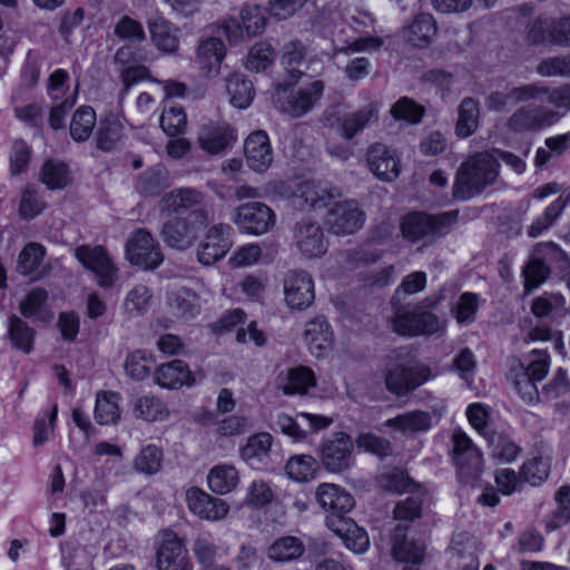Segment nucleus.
<instances>
[{"label": "nucleus", "mask_w": 570, "mask_h": 570, "mask_svg": "<svg viewBox=\"0 0 570 570\" xmlns=\"http://www.w3.org/2000/svg\"><path fill=\"white\" fill-rule=\"evenodd\" d=\"M301 197L315 209L326 208L324 224L337 236L352 235L363 228L366 214L355 199L344 198L340 188L326 183L305 181Z\"/></svg>", "instance_id": "f257e3e1"}, {"label": "nucleus", "mask_w": 570, "mask_h": 570, "mask_svg": "<svg viewBox=\"0 0 570 570\" xmlns=\"http://www.w3.org/2000/svg\"><path fill=\"white\" fill-rule=\"evenodd\" d=\"M498 159L490 153H478L459 168L453 186L456 199H470L493 184L498 176Z\"/></svg>", "instance_id": "f03ea898"}, {"label": "nucleus", "mask_w": 570, "mask_h": 570, "mask_svg": "<svg viewBox=\"0 0 570 570\" xmlns=\"http://www.w3.org/2000/svg\"><path fill=\"white\" fill-rule=\"evenodd\" d=\"M160 212L167 215H183L188 213L189 219L199 226H207L213 219L212 206L206 194L196 188H176L166 193L159 203Z\"/></svg>", "instance_id": "7ed1b4c3"}, {"label": "nucleus", "mask_w": 570, "mask_h": 570, "mask_svg": "<svg viewBox=\"0 0 570 570\" xmlns=\"http://www.w3.org/2000/svg\"><path fill=\"white\" fill-rule=\"evenodd\" d=\"M452 441V458L459 482L465 487H480L484 471L481 451L465 433H454Z\"/></svg>", "instance_id": "20e7f679"}, {"label": "nucleus", "mask_w": 570, "mask_h": 570, "mask_svg": "<svg viewBox=\"0 0 570 570\" xmlns=\"http://www.w3.org/2000/svg\"><path fill=\"white\" fill-rule=\"evenodd\" d=\"M125 254L130 264L144 269H155L164 262L159 243L146 228H138L129 234Z\"/></svg>", "instance_id": "39448f33"}, {"label": "nucleus", "mask_w": 570, "mask_h": 570, "mask_svg": "<svg viewBox=\"0 0 570 570\" xmlns=\"http://www.w3.org/2000/svg\"><path fill=\"white\" fill-rule=\"evenodd\" d=\"M444 326V321L422 305L397 311L393 321L394 331L404 336L431 335Z\"/></svg>", "instance_id": "423d86ee"}, {"label": "nucleus", "mask_w": 570, "mask_h": 570, "mask_svg": "<svg viewBox=\"0 0 570 570\" xmlns=\"http://www.w3.org/2000/svg\"><path fill=\"white\" fill-rule=\"evenodd\" d=\"M324 91V83L315 80L305 88L285 96L286 89L278 86L276 89L275 105L285 114L298 118L309 111L314 105L321 99Z\"/></svg>", "instance_id": "0eeeda50"}, {"label": "nucleus", "mask_w": 570, "mask_h": 570, "mask_svg": "<svg viewBox=\"0 0 570 570\" xmlns=\"http://www.w3.org/2000/svg\"><path fill=\"white\" fill-rule=\"evenodd\" d=\"M458 218V212H446L436 216L424 213H411L403 217L401 232L405 239L415 243L421 238L439 233L442 228L450 226Z\"/></svg>", "instance_id": "6e6552de"}, {"label": "nucleus", "mask_w": 570, "mask_h": 570, "mask_svg": "<svg viewBox=\"0 0 570 570\" xmlns=\"http://www.w3.org/2000/svg\"><path fill=\"white\" fill-rule=\"evenodd\" d=\"M562 115L544 106H525L517 109L507 120L505 127L511 132L539 131L557 124Z\"/></svg>", "instance_id": "1a4fd4ad"}, {"label": "nucleus", "mask_w": 570, "mask_h": 570, "mask_svg": "<svg viewBox=\"0 0 570 570\" xmlns=\"http://www.w3.org/2000/svg\"><path fill=\"white\" fill-rule=\"evenodd\" d=\"M232 220L242 233L263 235L275 225V215L266 204L249 202L235 208Z\"/></svg>", "instance_id": "9d476101"}, {"label": "nucleus", "mask_w": 570, "mask_h": 570, "mask_svg": "<svg viewBox=\"0 0 570 570\" xmlns=\"http://www.w3.org/2000/svg\"><path fill=\"white\" fill-rule=\"evenodd\" d=\"M78 261L96 275L97 283L102 288H110L118 278V269L101 246L82 245L76 248Z\"/></svg>", "instance_id": "9b49d317"}, {"label": "nucleus", "mask_w": 570, "mask_h": 570, "mask_svg": "<svg viewBox=\"0 0 570 570\" xmlns=\"http://www.w3.org/2000/svg\"><path fill=\"white\" fill-rule=\"evenodd\" d=\"M233 228L227 224H216L208 228L197 247V259L203 265H212L225 257L230 249Z\"/></svg>", "instance_id": "f8f14e48"}, {"label": "nucleus", "mask_w": 570, "mask_h": 570, "mask_svg": "<svg viewBox=\"0 0 570 570\" xmlns=\"http://www.w3.org/2000/svg\"><path fill=\"white\" fill-rule=\"evenodd\" d=\"M430 377L431 371L425 365L407 366L399 364L387 371L385 384L391 393L397 396H404L429 381Z\"/></svg>", "instance_id": "ddd939ff"}, {"label": "nucleus", "mask_w": 570, "mask_h": 570, "mask_svg": "<svg viewBox=\"0 0 570 570\" xmlns=\"http://www.w3.org/2000/svg\"><path fill=\"white\" fill-rule=\"evenodd\" d=\"M366 164L371 173L384 181H393L401 173L396 150L383 142H373L366 149Z\"/></svg>", "instance_id": "4468645a"}, {"label": "nucleus", "mask_w": 570, "mask_h": 570, "mask_svg": "<svg viewBox=\"0 0 570 570\" xmlns=\"http://www.w3.org/2000/svg\"><path fill=\"white\" fill-rule=\"evenodd\" d=\"M285 303L292 309H305L314 302V281L304 271H291L284 279Z\"/></svg>", "instance_id": "2eb2a0df"}, {"label": "nucleus", "mask_w": 570, "mask_h": 570, "mask_svg": "<svg viewBox=\"0 0 570 570\" xmlns=\"http://www.w3.org/2000/svg\"><path fill=\"white\" fill-rule=\"evenodd\" d=\"M205 227L199 226L193 219L175 217L163 225L160 236L168 247L183 252L194 246L199 230Z\"/></svg>", "instance_id": "dca6fc26"}, {"label": "nucleus", "mask_w": 570, "mask_h": 570, "mask_svg": "<svg viewBox=\"0 0 570 570\" xmlns=\"http://www.w3.org/2000/svg\"><path fill=\"white\" fill-rule=\"evenodd\" d=\"M186 502L193 514L207 521L223 520L229 512V504L225 500L212 497L197 487L186 491Z\"/></svg>", "instance_id": "f3484780"}, {"label": "nucleus", "mask_w": 570, "mask_h": 570, "mask_svg": "<svg viewBox=\"0 0 570 570\" xmlns=\"http://www.w3.org/2000/svg\"><path fill=\"white\" fill-rule=\"evenodd\" d=\"M315 498L318 505L328 513L326 518H344L355 504L351 493L334 483H321L316 488Z\"/></svg>", "instance_id": "a211bd4d"}, {"label": "nucleus", "mask_w": 570, "mask_h": 570, "mask_svg": "<svg viewBox=\"0 0 570 570\" xmlns=\"http://www.w3.org/2000/svg\"><path fill=\"white\" fill-rule=\"evenodd\" d=\"M294 239L298 250L306 257H320L327 250V240L322 227L311 220H302L294 228Z\"/></svg>", "instance_id": "6ab92c4d"}, {"label": "nucleus", "mask_w": 570, "mask_h": 570, "mask_svg": "<svg viewBox=\"0 0 570 570\" xmlns=\"http://www.w3.org/2000/svg\"><path fill=\"white\" fill-rule=\"evenodd\" d=\"M158 570H194L188 550L176 535H167L157 550Z\"/></svg>", "instance_id": "aec40b11"}, {"label": "nucleus", "mask_w": 570, "mask_h": 570, "mask_svg": "<svg viewBox=\"0 0 570 570\" xmlns=\"http://www.w3.org/2000/svg\"><path fill=\"white\" fill-rule=\"evenodd\" d=\"M244 156L247 166L256 173H264L271 167L273 149L265 131H254L245 139Z\"/></svg>", "instance_id": "412c9836"}, {"label": "nucleus", "mask_w": 570, "mask_h": 570, "mask_svg": "<svg viewBox=\"0 0 570 570\" xmlns=\"http://www.w3.org/2000/svg\"><path fill=\"white\" fill-rule=\"evenodd\" d=\"M353 441L345 433H337L334 440L326 441L321 451V461L331 472L346 470L351 463Z\"/></svg>", "instance_id": "4be33fe9"}, {"label": "nucleus", "mask_w": 570, "mask_h": 570, "mask_svg": "<svg viewBox=\"0 0 570 570\" xmlns=\"http://www.w3.org/2000/svg\"><path fill=\"white\" fill-rule=\"evenodd\" d=\"M199 147L210 154L217 155L229 148L236 140L234 130L226 122H208L198 131Z\"/></svg>", "instance_id": "5701e85b"}, {"label": "nucleus", "mask_w": 570, "mask_h": 570, "mask_svg": "<svg viewBox=\"0 0 570 570\" xmlns=\"http://www.w3.org/2000/svg\"><path fill=\"white\" fill-rule=\"evenodd\" d=\"M380 107V101L376 99H372L364 107L344 115L340 119L342 137L346 140H352L365 128L377 122Z\"/></svg>", "instance_id": "b1692460"}, {"label": "nucleus", "mask_w": 570, "mask_h": 570, "mask_svg": "<svg viewBox=\"0 0 570 570\" xmlns=\"http://www.w3.org/2000/svg\"><path fill=\"white\" fill-rule=\"evenodd\" d=\"M326 527L340 537L346 548L355 553H363L368 549L370 539L366 531L360 528L350 518H326Z\"/></svg>", "instance_id": "393cba45"}, {"label": "nucleus", "mask_w": 570, "mask_h": 570, "mask_svg": "<svg viewBox=\"0 0 570 570\" xmlns=\"http://www.w3.org/2000/svg\"><path fill=\"white\" fill-rule=\"evenodd\" d=\"M155 383L161 387L177 390L181 386H191L196 383V375L181 360L165 363L154 372Z\"/></svg>", "instance_id": "a878e982"}, {"label": "nucleus", "mask_w": 570, "mask_h": 570, "mask_svg": "<svg viewBox=\"0 0 570 570\" xmlns=\"http://www.w3.org/2000/svg\"><path fill=\"white\" fill-rule=\"evenodd\" d=\"M224 58L225 46L219 38L212 37L199 42L196 63L205 77H216L219 73Z\"/></svg>", "instance_id": "bb28decb"}, {"label": "nucleus", "mask_w": 570, "mask_h": 570, "mask_svg": "<svg viewBox=\"0 0 570 570\" xmlns=\"http://www.w3.org/2000/svg\"><path fill=\"white\" fill-rule=\"evenodd\" d=\"M303 338L311 353L321 357L332 346L333 332L327 321L323 316H317L305 324Z\"/></svg>", "instance_id": "cd10ccee"}, {"label": "nucleus", "mask_w": 570, "mask_h": 570, "mask_svg": "<svg viewBox=\"0 0 570 570\" xmlns=\"http://www.w3.org/2000/svg\"><path fill=\"white\" fill-rule=\"evenodd\" d=\"M542 92L537 85H522L512 87L507 91H493L485 98V106L489 110L500 112L503 111L510 101L514 104L535 100V97Z\"/></svg>", "instance_id": "c85d7f7f"}, {"label": "nucleus", "mask_w": 570, "mask_h": 570, "mask_svg": "<svg viewBox=\"0 0 570 570\" xmlns=\"http://www.w3.org/2000/svg\"><path fill=\"white\" fill-rule=\"evenodd\" d=\"M148 30L154 46L164 53H175L179 49V28L163 17L148 21Z\"/></svg>", "instance_id": "c756f323"}, {"label": "nucleus", "mask_w": 570, "mask_h": 570, "mask_svg": "<svg viewBox=\"0 0 570 570\" xmlns=\"http://www.w3.org/2000/svg\"><path fill=\"white\" fill-rule=\"evenodd\" d=\"M438 32L436 22L432 14L420 13L404 29V38L416 47H426Z\"/></svg>", "instance_id": "7c9ffc66"}, {"label": "nucleus", "mask_w": 570, "mask_h": 570, "mask_svg": "<svg viewBox=\"0 0 570 570\" xmlns=\"http://www.w3.org/2000/svg\"><path fill=\"white\" fill-rule=\"evenodd\" d=\"M479 101L472 97L463 98L458 107V120L455 124L456 136L468 138L473 135L479 127Z\"/></svg>", "instance_id": "2f4dec72"}, {"label": "nucleus", "mask_w": 570, "mask_h": 570, "mask_svg": "<svg viewBox=\"0 0 570 570\" xmlns=\"http://www.w3.org/2000/svg\"><path fill=\"white\" fill-rule=\"evenodd\" d=\"M207 483L214 493L224 495L238 487L239 473L232 464H217L209 470Z\"/></svg>", "instance_id": "473e14b6"}, {"label": "nucleus", "mask_w": 570, "mask_h": 570, "mask_svg": "<svg viewBox=\"0 0 570 570\" xmlns=\"http://www.w3.org/2000/svg\"><path fill=\"white\" fill-rule=\"evenodd\" d=\"M433 420L430 413L415 410L389 419L385 425L404 433L426 432L432 428Z\"/></svg>", "instance_id": "72a5a7b5"}, {"label": "nucleus", "mask_w": 570, "mask_h": 570, "mask_svg": "<svg viewBox=\"0 0 570 570\" xmlns=\"http://www.w3.org/2000/svg\"><path fill=\"white\" fill-rule=\"evenodd\" d=\"M120 395L111 391H100L96 394L95 420L100 425L115 424L120 420Z\"/></svg>", "instance_id": "f704fd0d"}, {"label": "nucleus", "mask_w": 570, "mask_h": 570, "mask_svg": "<svg viewBox=\"0 0 570 570\" xmlns=\"http://www.w3.org/2000/svg\"><path fill=\"white\" fill-rule=\"evenodd\" d=\"M48 292L37 287L31 289L19 303L20 313L27 318L50 321L52 313L47 308Z\"/></svg>", "instance_id": "c9c22d12"}, {"label": "nucleus", "mask_w": 570, "mask_h": 570, "mask_svg": "<svg viewBox=\"0 0 570 570\" xmlns=\"http://www.w3.org/2000/svg\"><path fill=\"white\" fill-rule=\"evenodd\" d=\"M316 384V379L312 370L305 366L289 368L282 382L281 389L286 395H304Z\"/></svg>", "instance_id": "e433bc0d"}, {"label": "nucleus", "mask_w": 570, "mask_h": 570, "mask_svg": "<svg viewBox=\"0 0 570 570\" xmlns=\"http://www.w3.org/2000/svg\"><path fill=\"white\" fill-rule=\"evenodd\" d=\"M406 528L397 525L394 530L393 556L400 562L419 563L424 556V547L409 541L405 535Z\"/></svg>", "instance_id": "4c0bfd02"}, {"label": "nucleus", "mask_w": 570, "mask_h": 570, "mask_svg": "<svg viewBox=\"0 0 570 570\" xmlns=\"http://www.w3.org/2000/svg\"><path fill=\"white\" fill-rule=\"evenodd\" d=\"M8 336L11 345L24 354H29L33 350L36 331L17 315L9 317Z\"/></svg>", "instance_id": "58836bf2"}, {"label": "nucleus", "mask_w": 570, "mask_h": 570, "mask_svg": "<svg viewBox=\"0 0 570 570\" xmlns=\"http://www.w3.org/2000/svg\"><path fill=\"white\" fill-rule=\"evenodd\" d=\"M134 415L147 422H155L166 420L169 416V411L159 397L144 395L135 400Z\"/></svg>", "instance_id": "ea45409f"}, {"label": "nucleus", "mask_w": 570, "mask_h": 570, "mask_svg": "<svg viewBox=\"0 0 570 570\" xmlns=\"http://www.w3.org/2000/svg\"><path fill=\"white\" fill-rule=\"evenodd\" d=\"M485 439L491 456L499 462L510 463L521 454V448L505 434L491 432Z\"/></svg>", "instance_id": "a19ab883"}, {"label": "nucleus", "mask_w": 570, "mask_h": 570, "mask_svg": "<svg viewBox=\"0 0 570 570\" xmlns=\"http://www.w3.org/2000/svg\"><path fill=\"white\" fill-rule=\"evenodd\" d=\"M306 53L307 48L299 40L288 41L282 48L281 62L288 72L292 85L297 82L302 77V71H299L297 67L302 63Z\"/></svg>", "instance_id": "79ce46f5"}, {"label": "nucleus", "mask_w": 570, "mask_h": 570, "mask_svg": "<svg viewBox=\"0 0 570 570\" xmlns=\"http://www.w3.org/2000/svg\"><path fill=\"white\" fill-rule=\"evenodd\" d=\"M273 438L269 433L262 432L248 438L247 443L240 449L242 459L254 465L264 461L271 451Z\"/></svg>", "instance_id": "37998d69"}, {"label": "nucleus", "mask_w": 570, "mask_h": 570, "mask_svg": "<svg viewBox=\"0 0 570 570\" xmlns=\"http://www.w3.org/2000/svg\"><path fill=\"white\" fill-rule=\"evenodd\" d=\"M305 551L301 539L296 537H282L268 548L269 559L277 562H287L298 559Z\"/></svg>", "instance_id": "c03bdc74"}, {"label": "nucleus", "mask_w": 570, "mask_h": 570, "mask_svg": "<svg viewBox=\"0 0 570 570\" xmlns=\"http://www.w3.org/2000/svg\"><path fill=\"white\" fill-rule=\"evenodd\" d=\"M124 137L122 124L115 118H106L100 121L96 135L97 147L102 151H111L117 148Z\"/></svg>", "instance_id": "a18cd8bd"}, {"label": "nucleus", "mask_w": 570, "mask_h": 570, "mask_svg": "<svg viewBox=\"0 0 570 570\" xmlns=\"http://www.w3.org/2000/svg\"><path fill=\"white\" fill-rule=\"evenodd\" d=\"M226 89L230 97V104L236 108H247L253 101V83L239 73L230 75L227 79Z\"/></svg>", "instance_id": "49530a36"}, {"label": "nucleus", "mask_w": 570, "mask_h": 570, "mask_svg": "<svg viewBox=\"0 0 570 570\" xmlns=\"http://www.w3.org/2000/svg\"><path fill=\"white\" fill-rule=\"evenodd\" d=\"M96 126V112L91 107H79L70 121V135L76 141H86Z\"/></svg>", "instance_id": "de8ad7c7"}, {"label": "nucleus", "mask_w": 570, "mask_h": 570, "mask_svg": "<svg viewBox=\"0 0 570 570\" xmlns=\"http://www.w3.org/2000/svg\"><path fill=\"white\" fill-rule=\"evenodd\" d=\"M239 18L247 38L261 35L266 28L267 14L262 6L246 3L239 12Z\"/></svg>", "instance_id": "09e8293b"}, {"label": "nucleus", "mask_w": 570, "mask_h": 570, "mask_svg": "<svg viewBox=\"0 0 570 570\" xmlns=\"http://www.w3.org/2000/svg\"><path fill=\"white\" fill-rule=\"evenodd\" d=\"M155 363L151 354L138 350L127 355L124 367L127 375L134 380L141 381L149 376L155 367Z\"/></svg>", "instance_id": "8fccbe9b"}, {"label": "nucleus", "mask_w": 570, "mask_h": 570, "mask_svg": "<svg viewBox=\"0 0 570 570\" xmlns=\"http://www.w3.org/2000/svg\"><path fill=\"white\" fill-rule=\"evenodd\" d=\"M570 202V194H561L529 227L530 237H538L550 227Z\"/></svg>", "instance_id": "3c124183"}, {"label": "nucleus", "mask_w": 570, "mask_h": 570, "mask_svg": "<svg viewBox=\"0 0 570 570\" xmlns=\"http://www.w3.org/2000/svg\"><path fill=\"white\" fill-rule=\"evenodd\" d=\"M570 202V194H561L529 227L530 237H538L550 227Z\"/></svg>", "instance_id": "603ef678"}, {"label": "nucleus", "mask_w": 570, "mask_h": 570, "mask_svg": "<svg viewBox=\"0 0 570 570\" xmlns=\"http://www.w3.org/2000/svg\"><path fill=\"white\" fill-rule=\"evenodd\" d=\"M510 379L517 393L524 402L529 404L538 402L539 391L535 385L537 381L527 374L523 364H519L511 370Z\"/></svg>", "instance_id": "864d4df0"}, {"label": "nucleus", "mask_w": 570, "mask_h": 570, "mask_svg": "<svg viewBox=\"0 0 570 570\" xmlns=\"http://www.w3.org/2000/svg\"><path fill=\"white\" fill-rule=\"evenodd\" d=\"M479 309V296L466 292L452 303L451 313L460 325H470L475 321Z\"/></svg>", "instance_id": "5fc2aeb1"}, {"label": "nucleus", "mask_w": 570, "mask_h": 570, "mask_svg": "<svg viewBox=\"0 0 570 570\" xmlns=\"http://www.w3.org/2000/svg\"><path fill=\"white\" fill-rule=\"evenodd\" d=\"M153 294L149 288L142 284L134 286L124 299V309L130 316L145 314L151 302Z\"/></svg>", "instance_id": "6e6d98bb"}, {"label": "nucleus", "mask_w": 570, "mask_h": 570, "mask_svg": "<svg viewBox=\"0 0 570 570\" xmlns=\"http://www.w3.org/2000/svg\"><path fill=\"white\" fill-rule=\"evenodd\" d=\"M40 179L49 189H61L69 184L70 176L63 163L47 160L41 168Z\"/></svg>", "instance_id": "4d7b16f0"}, {"label": "nucleus", "mask_w": 570, "mask_h": 570, "mask_svg": "<svg viewBox=\"0 0 570 570\" xmlns=\"http://www.w3.org/2000/svg\"><path fill=\"white\" fill-rule=\"evenodd\" d=\"M550 472V462L541 455L533 456L525 461L520 470L522 482L531 485H540L548 479Z\"/></svg>", "instance_id": "13d9d810"}, {"label": "nucleus", "mask_w": 570, "mask_h": 570, "mask_svg": "<svg viewBox=\"0 0 570 570\" xmlns=\"http://www.w3.org/2000/svg\"><path fill=\"white\" fill-rule=\"evenodd\" d=\"M554 19L538 17L525 27V41L529 45H541L546 41L553 43Z\"/></svg>", "instance_id": "bf43d9fd"}, {"label": "nucleus", "mask_w": 570, "mask_h": 570, "mask_svg": "<svg viewBox=\"0 0 570 570\" xmlns=\"http://www.w3.org/2000/svg\"><path fill=\"white\" fill-rule=\"evenodd\" d=\"M317 463L311 455H294L286 464L287 475L297 482L308 481L314 476Z\"/></svg>", "instance_id": "052dcab7"}, {"label": "nucleus", "mask_w": 570, "mask_h": 570, "mask_svg": "<svg viewBox=\"0 0 570 570\" xmlns=\"http://www.w3.org/2000/svg\"><path fill=\"white\" fill-rule=\"evenodd\" d=\"M549 274L550 268L542 259L538 257H531L522 271L525 292L529 293L532 289L539 287L547 281Z\"/></svg>", "instance_id": "680f3d73"}, {"label": "nucleus", "mask_w": 570, "mask_h": 570, "mask_svg": "<svg viewBox=\"0 0 570 570\" xmlns=\"http://www.w3.org/2000/svg\"><path fill=\"white\" fill-rule=\"evenodd\" d=\"M169 305L173 312L180 317H191L199 312L197 295L185 288L171 295Z\"/></svg>", "instance_id": "e2e57ef3"}, {"label": "nucleus", "mask_w": 570, "mask_h": 570, "mask_svg": "<svg viewBox=\"0 0 570 570\" xmlns=\"http://www.w3.org/2000/svg\"><path fill=\"white\" fill-rule=\"evenodd\" d=\"M160 127L169 137H176L183 134L187 126V117L181 107L171 106L164 109L160 119Z\"/></svg>", "instance_id": "0e129e2a"}, {"label": "nucleus", "mask_w": 570, "mask_h": 570, "mask_svg": "<svg viewBox=\"0 0 570 570\" xmlns=\"http://www.w3.org/2000/svg\"><path fill=\"white\" fill-rule=\"evenodd\" d=\"M532 85H537L542 89V92L535 97V100L547 96L548 102L554 107L553 110H557L562 117L570 111V83L558 88H550L540 82H533Z\"/></svg>", "instance_id": "69168bd1"}, {"label": "nucleus", "mask_w": 570, "mask_h": 570, "mask_svg": "<svg viewBox=\"0 0 570 570\" xmlns=\"http://www.w3.org/2000/svg\"><path fill=\"white\" fill-rule=\"evenodd\" d=\"M163 462V452L161 450L154 445L149 444L141 449L139 454L135 459V469L145 474H155L161 468Z\"/></svg>", "instance_id": "338daca9"}, {"label": "nucleus", "mask_w": 570, "mask_h": 570, "mask_svg": "<svg viewBox=\"0 0 570 570\" xmlns=\"http://www.w3.org/2000/svg\"><path fill=\"white\" fill-rule=\"evenodd\" d=\"M554 500L557 508L553 511V519L548 524L550 530H556L562 524L570 522V485L561 487L556 495Z\"/></svg>", "instance_id": "774afa93"}]
</instances>
